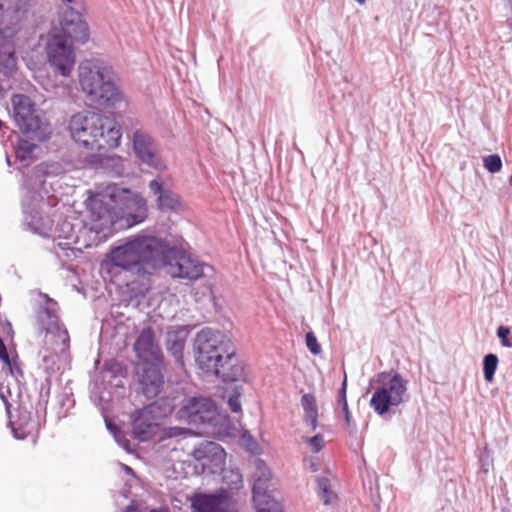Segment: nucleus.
<instances>
[{
  "mask_svg": "<svg viewBox=\"0 0 512 512\" xmlns=\"http://www.w3.org/2000/svg\"><path fill=\"white\" fill-rule=\"evenodd\" d=\"M153 413L154 405H148L137 412L132 424L134 438L147 441L154 435L157 422Z\"/></svg>",
  "mask_w": 512,
  "mask_h": 512,
  "instance_id": "20",
  "label": "nucleus"
},
{
  "mask_svg": "<svg viewBox=\"0 0 512 512\" xmlns=\"http://www.w3.org/2000/svg\"><path fill=\"white\" fill-rule=\"evenodd\" d=\"M78 80L89 100L100 106L114 107L123 100L110 66L94 61L82 62L78 67Z\"/></svg>",
  "mask_w": 512,
  "mask_h": 512,
  "instance_id": "4",
  "label": "nucleus"
},
{
  "mask_svg": "<svg viewBox=\"0 0 512 512\" xmlns=\"http://www.w3.org/2000/svg\"><path fill=\"white\" fill-rule=\"evenodd\" d=\"M47 62L55 74L69 77L76 64L73 44L47 36L45 46Z\"/></svg>",
  "mask_w": 512,
  "mask_h": 512,
  "instance_id": "10",
  "label": "nucleus"
},
{
  "mask_svg": "<svg viewBox=\"0 0 512 512\" xmlns=\"http://www.w3.org/2000/svg\"><path fill=\"white\" fill-rule=\"evenodd\" d=\"M190 433H191V431L187 428L168 427V428L163 429L161 439L163 440L166 438H175V437H180V436H186Z\"/></svg>",
  "mask_w": 512,
  "mask_h": 512,
  "instance_id": "31",
  "label": "nucleus"
},
{
  "mask_svg": "<svg viewBox=\"0 0 512 512\" xmlns=\"http://www.w3.org/2000/svg\"><path fill=\"white\" fill-rule=\"evenodd\" d=\"M342 411L344 413V418H345L346 426H347V428H350L351 424H352V416H351L349 407L347 406V409L342 408Z\"/></svg>",
  "mask_w": 512,
  "mask_h": 512,
  "instance_id": "36",
  "label": "nucleus"
},
{
  "mask_svg": "<svg viewBox=\"0 0 512 512\" xmlns=\"http://www.w3.org/2000/svg\"><path fill=\"white\" fill-rule=\"evenodd\" d=\"M303 440L305 443H307L308 447L313 453L320 452L325 446L324 437L321 434H317L310 438L304 437Z\"/></svg>",
  "mask_w": 512,
  "mask_h": 512,
  "instance_id": "29",
  "label": "nucleus"
},
{
  "mask_svg": "<svg viewBox=\"0 0 512 512\" xmlns=\"http://www.w3.org/2000/svg\"><path fill=\"white\" fill-rule=\"evenodd\" d=\"M169 273L174 278L196 281L200 278L212 277L214 269L189 254L177 252L169 262Z\"/></svg>",
  "mask_w": 512,
  "mask_h": 512,
  "instance_id": "11",
  "label": "nucleus"
},
{
  "mask_svg": "<svg viewBox=\"0 0 512 512\" xmlns=\"http://www.w3.org/2000/svg\"><path fill=\"white\" fill-rule=\"evenodd\" d=\"M11 103L13 119L21 132L38 141L47 139L48 125L37 115L32 99L24 94H15Z\"/></svg>",
  "mask_w": 512,
  "mask_h": 512,
  "instance_id": "8",
  "label": "nucleus"
},
{
  "mask_svg": "<svg viewBox=\"0 0 512 512\" xmlns=\"http://www.w3.org/2000/svg\"><path fill=\"white\" fill-rule=\"evenodd\" d=\"M195 461V469L201 468L200 473H217L223 470L226 460L225 450L215 442L199 444L191 454Z\"/></svg>",
  "mask_w": 512,
  "mask_h": 512,
  "instance_id": "13",
  "label": "nucleus"
},
{
  "mask_svg": "<svg viewBox=\"0 0 512 512\" xmlns=\"http://www.w3.org/2000/svg\"><path fill=\"white\" fill-rule=\"evenodd\" d=\"M305 340H306V346L312 354L317 355L321 352V346L318 343L317 338L313 332H308L306 334Z\"/></svg>",
  "mask_w": 512,
  "mask_h": 512,
  "instance_id": "32",
  "label": "nucleus"
},
{
  "mask_svg": "<svg viewBox=\"0 0 512 512\" xmlns=\"http://www.w3.org/2000/svg\"><path fill=\"white\" fill-rule=\"evenodd\" d=\"M337 403L341 405L342 408L347 409V375L344 373V379L341 385V388L337 395Z\"/></svg>",
  "mask_w": 512,
  "mask_h": 512,
  "instance_id": "34",
  "label": "nucleus"
},
{
  "mask_svg": "<svg viewBox=\"0 0 512 512\" xmlns=\"http://www.w3.org/2000/svg\"><path fill=\"white\" fill-rule=\"evenodd\" d=\"M72 139L82 148L103 153L120 145L122 129L119 123L101 113H77L69 121Z\"/></svg>",
  "mask_w": 512,
  "mask_h": 512,
  "instance_id": "2",
  "label": "nucleus"
},
{
  "mask_svg": "<svg viewBox=\"0 0 512 512\" xmlns=\"http://www.w3.org/2000/svg\"><path fill=\"white\" fill-rule=\"evenodd\" d=\"M228 404H229L230 409L233 412L238 413L241 411V403H240L239 395L230 396L229 400H228Z\"/></svg>",
  "mask_w": 512,
  "mask_h": 512,
  "instance_id": "35",
  "label": "nucleus"
},
{
  "mask_svg": "<svg viewBox=\"0 0 512 512\" xmlns=\"http://www.w3.org/2000/svg\"><path fill=\"white\" fill-rule=\"evenodd\" d=\"M122 191L117 201V222L125 220L127 227H132L143 222L147 218V204L145 199L136 192L127 188Z\"/></svg>",
  "mask_w": 512,
  "mask_h": 512,
  "instance_id": "12",
  "label": "nucleus"
},
{
  "mask_svg": "<svg viewBox=\"0 0 512 512\" xmlns=\"http://www.w3.org/2000/svg\"><path fill=\"white\" fill-rule=\"evenodd\" d=\"M132 149L135 156L142 163L154 169H163L165 167L159 154L157 144L147 131L136 129L133 132Z\"/></svg>",
  "mask_w": 512,
  "mask_h": 512,
  "instance_id": "16",
  "label": "nucleus"
},
{
  "mask_svg": "<svg viewBox=\"0 0 512 512\" xmlns=\"http://www.w3.org/2000/svg\"><path fill=\"white\" fill-rule=\"evenodd\" d=\"M167 350L174 356L176 362L183 365V349L185 346V339L180 336L179 332L171 331L167 334L166 340Z\"/></svg>",
  "mask_w": 512,
  "mask_h": 512,
  "instance_id": "24",
  "label": "nucleus"
},
{
  "mask_svg": "<svg viewBox=\"0 0 512 512\" xmlns=\"http://www.w3.org/2000/svg\"><path fill=\"white\" fill-rule=\"evenodd\" d=\"M150 512H168V511L167 510H159V511L158 510H152Z\"/></svg>",
  "mask_w": 512,
  "mask_h": 512,
  "instance_id": "41",
  "label": "nucleus"
},
{
  "mask_svg": "<svg viewBox=\"0 0 512 512\" xmlns=\"http://www.w3.org/2000/svg\"><path fill=\"white\" fill-rule=\"evenodd\" d=\"M190 500L195 512H238L236 500L224 489L212 494L196 493Z\"/></svg>",
  "mask_w": 512,
  "mask_h": 512,
  "instance_id": "14",
  "label": "nucleus"
},
{
  "mask_svg": "<svg viewBox=\"0 0 512 512\" xmlns=\"http://www.w3.org/2000/svg\"><path fill=\"white\" fill-rule=\"evenodd\" d=\"M317 486L320 492V496L324 502V504H329L331 502L332 492L329 490V481L326 478H318Z\"/></svg>",
  "mask_w": 512,
  "mask_h": 512,
  "instance_id": "30",
  "label": "nucleus"
},
{
  "mask_svg": "<svg viewBox=\"0 0 512 512\" xmlns=\"http://www.w3.org/2000/svg\"><path fill=\"white\" fill-rule=\"evenodd\" d=\"M149 188L155 195H158L157 207L161 211H173L181 206L179 196L170 190L163 189L162 184L158 180L150 181Z\"/></svg>",
  "mask_w": 512,
  "mask_h": 512,
  "instance_id": "21",
  "label": "nucleus"
},
{
  "mask_svg": "<svg viewBox=\"0 0 512 512\" xmlns=\"http://www.w3.org/2000/svg\"><path fill=\"white\" fill-rule=\"evenodd\" d=\"M262 505H259L257 501H254V505L257 512H282L281 505L276 501L270 493L265 494Z\"/></svg>",
  "mask_w": 512,
  "mask_h": 512,
  "instance_id": "27",
  "label": "nucleus"
},
{
  "mask_svg": "<svg viewBox=\"0 0 512 512\" xmlns=\"http://www.w3.org/2000/svg\"><path fill=\"white\" fill-rule=\"evenodd\" d=\"M376 383L378 385L370 399V406L378 415L403 403L408 382L399 373L381 372L377 375Z\"/></svg>",
  "mask_w": 512,
  "mask_h": 512,
  "instance_id": "7",
  "label": "nucleus"
},
{
  "mask_svg": "<svg viewBox=\"0 0 512 512\" xmlns=\"http://www.w3.org/2000/svg\"><path fill=\"white\" fill-rule=\"evenodd\" d=\"M178 418L189 424L210 423L216 416V406L209 398L193 397L178 410Z\"/></svg>",
  "mask_w": 512,
  "mask_h": 512,
  "instance_id": "15",
  "label": "nucleus"
},
{
  "mask_svg": "<svg viewBox=\"0 0 512 512\" xmlns=\"http://www.w3.org/2000/svg\"><path fill=\"white\" fill-rule=\"evenodd\" d=\"M231 474L235 477V481H233L236 484V487H238V484H241L242 477L238 472L231 471Z\"/></svg>",
  "mask_w": 512,
  "mask_h": 512,
  "instance_id": "38",
  "label": "nucleus"
},
{
  "mask_svg": "<svg viewBox=\"0 0 512 512\" xmlns=\"http://www.w3.org/2000/svg\"><path fill=\"white\" fill-rule=\"evenodd\" d=\"M195 361L198 367L223 381L234 382L244 377L232 341L220 331L209 328L197 333L194 341Z\"/></svg>",
  "mask_w": 512,
  "mask_h": 512,
  "instance_id": "1",
  "label": "nucleus"
},
{
  "mask_svg": "<svg viewBox=\"0 0 512 512\" xmlns=\"http://www.w3.org/2000/svg\"><path fill=\"white\" fill-rule=\"evenodd\" d=\"M212 288H213V283L211 281L207 280L204 284L202 294L206 295V294L212 293Z\"/></svg>",
  "mask_w": 512,
  "mask_h": 512,
  "instance_id": "37",
  "label": "nucleus"
},
{
  "mask_svg": "<svg viewBox=\"0 0 512 512\" xmlns=\"http://www.w3.org/2000/svg\"><path fill=\"white\" fill-rule=\"evenodd\" d=\"M125 512H140V511L137 507L130 505L126 508Z\"/></svg>",
  "mask_w": 512,
  "mask_h": 512,
  "instance_id": "39",
  "label": "nucleus"
},
{
  "mask_svg": "<svg viewBox=\"0 0 512 512\" xmlns=\"http://www.w3.org/2000/svg\"><path fill=\"white\" fill-rule=\"evenodd\" d=\"M301 405L304 410L306 423L310 426L311 430H316L318 426V407L316 398L313 394H304L301 398Z\"/></svg>",
  "mask_w": 512,
  "mask_h": 512,
  "instance_id": "23",
  "label": "nucleus"
},
{
  "mask_svg": "<svg viewBox=\"0 0 512 512\" xmlns=\"http://www.w3.org/2000/svg\"><path fill=\"white\" fill-rule=\"evenodd\" d=\"M256 479L253 485V501L263 504L265 494L270 493L271 472L262 460L256 461Z\"/></svg>",
  "mask_w": 512,
  "mask_h": 512,
  "instance_id": "22",
  "label": "nucleus"
},
{
  "mask_svg": "<svg viewBox=\"0 0 512 512\" xmlns=\"http://www.w3.org/2000/svg\"><path fill=\"white\" fill-rule=\"evenodd\" d=\"M509 183H510V185L512 186V175H511V176H510V178H509Z\"/></svg>",
  "mask_w": 512,
  "mask_h": 512,
  "instance_id": "42",
  "label": "nucleus"
},
{
  "mask_svg": "<svg viewBox=\"0 0 512 512\" xmlns=\"http://www.w3.org/2000/svg\"><path fill=\"white\" fill-rule=\"evenodd\" d=\"M36 148H37V146L34 143H32L26 139H20L17 142V146H16L17 159H19L20 161L32 160L33 153Z\"/></svg>",
  "mask_w": 512,
  "mask_h": 512,
  "instance_id": "25",
  "label": "nucleus"
},
{
  "mask_svg": "<svg viewBox=\"0 0 512 512\" xmlns=\"http://www.w3.org/2000/svg\"><path fill=\"white\" fill-rule=\"evenodd\" d=\"M497 335L501 341V344L504 347H508V348L512 347V338L509 337L510 328H508L506 326H499L497 329Z\"/></svg>",
  "mask_w": 512,
  "mask_h": 512,
  "instance_id": "33",
  "label": "nucleus"
},
{
  "mask_svg": "<svg viewBox=\"0 0 512 512\" xmlns=\"http://www.w3.org/2000/svg\"><path fill=\"white\" fill-rule=\"evenodd\" d=\"M483 164L484 167L490 172V173H496L499 172L502 168V160L499 155L492 154L488 155L483 158Z\"/></svg>",
  "mask_w": 512,
  "mask_h": 512,
  "instance_id": "28",
  "label": "nucleus"
},
{
  "mask_svg": "<svg viewBox=\"0 0 512 512\" xmlns=\"http://www.w3.org/2000/svg\"><path fill=\"white\" fill-rule=\"evenodd\" d=\"M136 356L143 363H163V353L155 341V335L151 327L144 328L134 343Z\"/></svg>",
  "mask_w": 512,
  "mask_h": 512,
  "instance_id": "18",
  "label": "nucleus"
},
{
  "mask_svg": "<svg viewBox=\"0 0 512 512\" xmlns=\"http://www.w3.org/2000/svg\"><path fill=\"white\" fill-rule=\"evenodd\" d=\"M47 36L71 44L85 43L89 39V27L81 13L67 7L58 13L57 21L52 23Z\"/></svg>",
  "mask_w": 512,
  "mask_h": 512,
  "instance_id": "9",
  "label": "nucleus"
},
{
  "mask_svg": "<svg viewBox=\"0 0 512 512\" xmlns=\"http://www.w3.org/2000/svg\"><path fill=\"white\" fill-rule=\"evenodd\" d=\"M360 5L365 4L366 0H356Z\"/></svg>",
  "mask_w": 512,
  "mask_h": 512,
  "instance_id": "40",
  "label": "nucleus"
},
{
  "mask_svg": "<svg viewBox=\"0 0 512 512\" xmlns=\"http://www.w3.org/2000/svg\"><path fill=\"white\" fill-rule=\"evenodd\" d=\"M166 250L165 241L148 234H136L111 248L106 264L126 271L140 272L146 266L154 268Z\"/></svg>",
  "mask_w": 512,
  "mask_h": 512,
  "instance_id": "3",
  "label": "nucleus"
},
{
  "mask_svg": "<svg viewBox=\"0 0 512 512\" xmlns=\"http://www.w3.org/2000/svg\"><path fill=\"white\" fill-rule=\"evenodd\" d=\"M498 366V357L495 354H487L483 360L484 378L487 382H492Z\"/></svg>",
  "mask_w": 512,
  "mask_h": 512,
  "instance_id": "26",
  "label": "nucleus"
},
{
  "mask_svg": "<svg viewBox=\"0 0 512 512\" xmlns=\"http://www.w3.org/2000/svg\"><path fill=\"white\" fill-rule=\"evenodd\" d=\"M163 363H143L139 383L143 394L147 398H154L159 395L164 385L162 374Z\"/></svg>",
  "mask_w": 512,
  "mask_h": 512,
  "instance_id": "19",
  "label": "nucleus"
},
{
  "mask_svg": "<svg viewBox=\"0 0 512 512\" xmlns=\"http://www.w3.org/2000/svg\"><path fill=\"white\" fill-rule=\"evenodd\" d=\"M122 191L116 184H108L104 187H96L88 191L85 200L87 219L90 229L107 239L115 232L117 223V201Z\"/></svg>",
  "mask_w": 512,
  "mask_h": 512,
  "instance_id": "5",
  "label": "nucleus"
},
{
  "mask_svg": "<svg viewBox=\"0 0 512 512\" xmlns=\"http://www.w3.org/2000/svg\"><path fill=\"white\" fill-rule=\"evenodd\" d=\"M25 6L26 0H0V73H10L16 67L13 37Z\"/></svg>",
  "mask_w": 512,
  "mask_h": 512,
  "instance_id": "6",
  "label": "nucleus"
},
{
  "mask_svg": "<svg viewBox=\"0 0 512 512\" xmlns=\"http://www.w3.org/2000/svg\"><path fill=\"white\" fill-rule=\"evenodd\" d=\"M42 328L46 331L45 342L57 352L63 353L69 348L68 331L60 323L59 317L45 309L39 316Z\"/></svg>",
  "mask_w": 512,
  "mask_h": 512,
  "instance_id": "17",
  "label": "nucleus"
}]
</instances>
